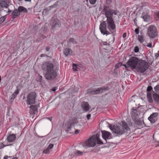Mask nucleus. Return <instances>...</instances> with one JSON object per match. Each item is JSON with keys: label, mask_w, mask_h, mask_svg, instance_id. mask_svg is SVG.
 Wrapping results in <instances>:
<instances>
[{"label": "nucleus", "mask_w": 159, "mask_h": 159, "mask_svg": "<svg viewBox=\"0 0 159 159\" xmlns=\"http://www.w3.org/2000/svg\"><path fill=\"white\" fill-rule=\"evenodd\" d=\"M147 33L149 37L152 39L157 37L158 34L157 28L153 25H151L148 28Z\"/></svg>", "instance_id": "nucleus-6"}, {"label": "nucleus", "mask_w": 159, "mask_h": 159, "mask_svg": "<svg viewBox=\"0 0 159 159\" xmlns=\"http://www.w3.org/2000/svg\"><path fill=\"white\" fill-rule=\"evenodd\" d=\"M99 148L97 146L94 149H93V151L94 152H97L99 151Z\"/></svg>", "instance_id": "nucleus-40"}, {"label": "nucleus", "mask_w": 159, "mask_h": 159, "mask_svg": "<svg viewBox=\"0 0 159 159\" xmlns=\"http://www.w3.org/2000/svg\"><path fill=\"white\" fill-rule=\"evenodd\" d=\"M77 66L81 68H82L83 67V66L81 64L78 65Z\"/></svg>", "instance_id": "nucleus-62"}, {"label": "nucleus", "mask_w": 159, "mask_h": 159, "mask_svg": "<svg viewBox=\"0 0 159 159\" xmlns=\"http://www.w3.org/2000/svg\"><path fill=\"white\" fill-rule=\"evenodd\" d=\"M103 45H107V43L106 42H104L103 43Z\"/></svg>", "instance_id": "nucleus-64"}, {"label": "nucleus", "mask_w": 159, "mask_h": 159, "mask_svg": "<svg viewBox=\"0 0 159 159\" xmlns=\"http://www.w3.org/2000/svg\"><path fill=\"white\" fill-rule=\"evenodd\" d=\"M139 48L138 46H136L134 48V52H135L137 53L139 51Z\"/></svg>", "instance_id": "nucleus-42"}, {"label": "nucleus", "mask_w": 159, "mask_h": 159, "mask_svg": "<svg viewBox=\"0 0 159 159\" xmlns=\"http://www.w3.org/2000/svg\"><path fill=\"white\" fill-rule=\"evenodd\" d=\"M46 55L44 54H42L40 55V57H46Z\"/></svg>", "instance_id": "nucleus-60"}, {"label": "nucleus", "mask_w": 159, "mask_h": 159, "mask_svg": "<svg viewBox=\"0 0 159 159\" xmlns=\"http://www.w3.org/2000/svg\"><path fill=\"white\" fill-rule=\"evenodd\" d=\"M54 65L49 62H45L43 64V69L46 70L44 76L47 80H52L57 76V72L54 70Z\"/></svg>", "instance_id": "nucleus-2"}, {"label": "nucleus", "mask_w": 159, "mask_h": 159, "mask_svg": "<svg viewBox=\"0 0 159 159\" xmlns=\"http://www.w3.org/2000/svg\"><path fill=\"white\" fill-rule=\"evenodd\" d=\"M39 107V105H30V116L31 114H37L38 112V108Z\"/></svg>", "instance_id": "nucleus-13"}, {"label": "nucleus", "mask_w": 159, "mask_h": 159, "mask_svg": "<svg viewBox=\"0 0 159 159\" xmlns=\"http://www.w3.org/2000/svg\"><path fill=\"white\" fill-rule=\"evenodd\" d=\"M101 133L102 134V137L106 141V142H107V139H110L111 138H110V136L111 135L110 132L105 130H102Z\"/></svg>", "instance_id": "nucleus-11"}, {"label": "nucleus", "mask_w": 159, "mask_h": 159, "mask_svg": "<svg viewBox=\"0 0 159 159\" xmlns=\"http://www.w3.org/2000/svg\"><path fill=\"white\" fill-rule=\"evenodd\" d=\"M69 41L72 43H75V44L77 43V42L75 41V39L73 38H71L69 39Z\"/></svg>", "instance_id": "nucleus-39"}, {"label": "nucleus", "mask_w": 159, "mask_h": 159, "mask_svg": "<svg viewBox=\"0 0 159 159\" xmlns=\"http://www.w3.org/2000/svg\"><path fill=\"white\" fill-rule=\"evenodd\" d=\"M89 1L91 4H94L95 3L96 0H89Z\"/></svg>", "instance_id": "nucleus-45"}, {"label": "nucleus", "mask_w": 159, "mask_h": 159, "mask_svg": "<svg viewBox=\"0 0 159 159\" xmlns=\"http://www.w3.org/2000/svg\"><path fill=\"white\" fill-rule=\"evenodd\" d=\"M64 54L66 56H67L71 55L72 53L71 50L69 48H67L64 49Z\"/></svg>", "instance_id": "nucleus-19"}, {"label": "nucleus", "mask_w": 159, "mask_h": 159, "mask_svg": "<svg viewBox=\"0 0 159 159\" xmlns=\"http://www.w3.org/2000/svg\"><path fill=\"white\" fill-rule=\"evenodd\" d=\"M147 98L149 102L151 103L153 102V100L152 98V94L150 92H148L147 93Z\"/></svg>", "instance_id": "nucleus-25"}, {"label": "nucleus", "mask_w": 159, "mask_h": 159, "mask_svg": "<svg viewBox=\"0 0 159 159\" xmlns=\"http://www.w3.org/2000/svg\"><path fill=\"white\" fill-rule=\"evenodd\" d=\"M0 5L2 7L7 8L8 7L9 5L5 0H0Z\"/></svg>", "instance_id": "nucleus-20"}, {"label": "nucleus", "mask_w": 159, "mask_h": 159, "mask_svg": "<svg viewBox=\"0 0 159 159\" xmlns=\"http://www.w3.org/2000/svg\"><path fill=\"white\" fill-rule=\"evenodd\" d=\"M50 152L49 149L47 148L44 150L43 152V153L45 154H48Z\"/></svg>", "instance_id": "nucleus-37"}, {"label": "nucleus", "mask_w": 159, "mask_h": 159, "mask_svg": "<svg viewBox=\"0 0 159 159\" xmlns=\"http://www.w3.org/2000/svg\"><path fill=\"white\" fill-rule=\"evenodd\" d=\"M152 96L155 102L159 103V95L157 94L154 93L153 94Z\"/></svg>", "instance_id": "nucleus-24"}, {"label": "nucleus", "mask_w": 159, "mask_h": 159, "mask_svg": "<svg viewBox=\"0 0 159 159\" xmlns=\"http://www.w3.org/2000/svg\"><path fill=\"white\" fill-rule=\"evenodd\" d=\"M77 123L78 120L77 118L75 117L73 118L69 121L68 124H67V130H69V129H70L72 126H74Z\"/></svg>", "instance_id": "nucleus-10"}, {"label": "nucleus", "mask_w": 159, "mask_h": 159, "mask_svg": "<svg viewBox=\"0 0 159 159\" xmlns=\"http://www.w3.org/2000/svg\"><path fill=\"white\" fill-rule=\"evenodd\" d=\"M146 46L148 47H149V48H151L152 47V43H148Z\"/></svg>", "instance_id": "nucleus-52"}, {"label": "nucleus", "mask_w": 159, "mask_h": 159, "mask_svg": "<svg viewBox=\"0 0 159 159\" xmlns=\"http://www.w3.org/2000/svg\"><path fill=\"white\" fill-rule=\"evenodd\" d=\"M58 3V1H57L53 5L49 7L48 8L44 9L43 10V13L44 12L46 13L47 12H48L51 9L54 7H56L57 6V4Z\"/></svg>", "instance_id": "nucleus-16"}, {"label": "nucleus", "mask_w": 159, "mask_h": 159, "mask_svg": "<svg viewBox=\"0 0 159 159\" xmlns=\"http://www.w3.org/2000/svg\"><path fill=\"white\" fill-rule=\"evenodd\" d=\"M51 20L52 21V30H54L57 28H58L59 27L60 25H61L59 21L54 17H53L52 18Z\"/></svg>", "instance_id": "nucleus-8"}, {"label": "nucleus", "mask_w": 159, "mask_h": 159, "mask_svg": "<svg viewBox=\"0 0 159 159\" xmlns=\"http://www.w3.org/2000/svg\"><path fill=\"white\" fill-rule=\"evenodd\" d=\"M39 36L43 38V39H44L45 38H46V37L44 36L43 34H40L39 35Z\"/></svg>", "instance_id": "nucleus-56"}, {"label": "nucleus", "mask_w": 159, "mask_h": 159, "mask_svg": "<svg viewBox=\"0 0 159 159\" xmlns=\"http://www.w3.org/2000/svg\"><path fill=\"white\" fill-rule=\"evenodd\" d=\"M135 32L137 34H138L139 33V28H137L135 29Z\"/></svg>", "instance_id": "nucleus-46"}, {"label": "nucleus", "mask_w": 159, "mask_h": 159, "mask_svg": "<svg viewBox=\"0 0 159 159\" xmlns=\"http://www.w3.org/2000/svg\"><path fill=\"white\" fill-rule=\"evenodd\" d=\"M81 107L84 112L88 111L91 108L88 102H84L81 104Z\"/></svg>", "instance_id": "nucleus-14"}, {"label": "nucleus", "mask_w": 159, "mask_h": 159, "mask_svg": "<svg viewBox=\"0 0 159 159\" xmlns=\"http://www.w3.org/2000/svg\"><path fill=\"white\" fill-rule=\"evenodd\" d=\"M96 145V140L95 136H92L87 140L83 146L86 148L93 147Z\"/></svg>", "instance_id": "nucleus-7"}, {"label": "nucleus", "mask_w": 159, "mask_h": 159, "mask_svg": "<svg viewBox=\"0 0 159 159\" xmlns=\"http://www.w3.org/2000/svg\"><path fill=\"white\" fill-rule=\"evenodd\" d=\"M137 18H135L134 20V24L136 26H137Z\"/></svg>", "instance_id": "nucleus-49"}, {"label": "nucleus", "mask_w": 159, "mask_h": 159, "mask_svg": "<svg viewBox=\"0 0 159 159\" xmlns=\"http://www.w3.org/2000/svg\"><path fill=\"white\" fill-rule=\"evenodd\" d=\"M158 115V113L157 112L153 113L148 117V120L151 123H153L155 122L156 118Z\"/></svg>", "instance_id": "nucleus-15"}, {"label": "nucleus", "mask_w": 159, "mask_h": 159, "mask_svg": "<svg viewBox=\"0 0 159 159\" xmlns=\"http://www.w3.org/2000/svg\"><path fill=\"white\" fill-rule=\"evenodd\" d=\"M19 93V90L18 89H17L14 93L12 94L11 96L14 97L15 98L17 96V95Z\"/></svg>", "instance_id": "nucleus-35"}, {"label": "nucleus", "mask_w": 159, "mask_h": 159, "mask_svg": "<svg viewBox=\"0 0 159 159\" xmlns=\"http://www.w3.org/2000/svg\"><path fill=\"white\" fill-rule=\"evenodd\" d=\"M138 119H134V120L135 124L138 125H141L142 124V120L140 119L137 120Z\"/></svg>", "instance_id": "nucleus-29"}, {"label": "nucleus", "mask_w": 159, "mask_h": 159, "mask_svg": "<svg viewBox=\"0 0 159 159\" xmlns=\"http://www.w3.org/2000/svg\"><path fill=\"white\" fill-rule=\"evenodd\" d=\"M154 89L155 91L157 92L159 89V85H157L154 87Z\"/></svg>", "instance_id": "nucleus-43"}, {"label": "nucleus", "mask_w": 159, "mask_h": 159, "mask_svg": "<svg viewBox=\"0 0 159 159\" xmlns=\"http://www.w3.org/2000/svg\"><path fill=\"white\" fill-rule=\"evenodd\" d=\"M45 50H46V51L48 52V51H50V48L49 47H47L45 48Z\"/></svg>", "instance_id": "nucleus-54"}, {"label": "nucleus", "mask_w": 159, "mask_h": 159, "mask_svg": "<svg viewBox=\"0 0 159 159\" xmlns=\"http://www.w3.org/2000/svg\"><path fill=\"white\" fill-rule=\"evenodd\" d=\"M72 66L73 69L75 71H76L77 70V65L76 64L73 63V64Z\"/></svg>", "instance_id": "nucleus-36"}, {"label": "nucleus", "mask_w": 159, "mask_h": 159, "mask_svg": "<svg viewBox=\"0 0 159 159\" xmlns=\"http://www.w3.org/2000/svg\"><path fill=\"white\" fill-rule=\"evenodd\" d=\"M127 125H128V126L129 127H131L132 126V123L131 121H128V123L127 124Z\"/></svg>", "instance_id": "nucleus-48"}, {"label": "nucleus", "mask_w": 159, "mask_h": 159, "mask_svg": "<svg viewBox=\"0 0 159 159\" xmlns=\"http://www.w3.org/2000/svg\"><path fill=\"white\" fill-rule=\"evenodd\" d=\"M36 98V93L34 92L30 93V104H34L35 102Z\"/></svg>", "instance_id": "nucleus-17"}, {"label": "nucleus", "mask_w": 159, "mask_h": 159, "mask_svg": "<svg viewBox=\"0 0 159 159\" xmlns=\"http://www.w3.org/2000/svg\"><path fill=\"white\" fill-rule=\"evenodd\" d=\"M20 13L18 12V11L17 9H15L12 12L11 15L12 16V18L14 19L17 17L19 16Z\"/></svg>", "instance_id": "nucleus-21"}, {"label": "nucleus", "mask_w": 159, "mask_h": 159, "mask_svg": "<svg viewBox=\"0 0 159 159\" xmlns=\"http://www.w3.org/2000/svg\"><path fill=\"white\" fill-rule=\"evenodd\" d=\"M16 138V136L14 134H11L7 138L8 141L12 142Z\"/></svg>", "instance_id": "nucleus-18"}, {"label": "nucleus", "mask_w": 159, "mask_h": 159, "mask_svg": "<svg viewBox=\"0 0 159 159\" xmlns=\"http://www.w3.org/2000/svg\"><path fill=\"white\" fill-rule=\"evenodd\" d=\"M102 14L107 18V22L103 21L99 25V29L103 35L111 33L114 36L116 34V25L113 18V15H117L119 11L111 8L109 7L104 6L102 11Z\"/></svg>", "instance_id": "nucleus-1"}, {"label": "nucleus", "mask_w": 159, "mask_h": 159, "mask_svg": "<svg viewBox=\"0 0 159 159\" xmlns=\"http://www.w3.org/2000/svg\"><path fill=\"white\" fill-rule=\"evenodd\" d=\"M17 10L19 13L21 12H23L24 13H26L27 12V9L25 7L22 6H19Z\"/></svg>", "instance_id": "nucleus-23"}, {"label": "nucleus", "mask_w": 159, "mask_h": 159, "mask_svg": "<svg viewBox=\"0 0 159 159\" xmlns=\"http://www.w3.org/2000/svg\"><path fill=\"white\" fill-rule=\"evenodd\" d=\"M141 17H142L145 21L148 22L149 20L150 16L147 14H144V13L143 14Z\"/></svg>", "instance_id": "nucleus-22"}, {"label": "nucleus", "mask_w": 159, "mask_h": 159, "mask_svg": "<svg viewBox=\"0 0 159 159\" xmlns=\"http://www.w3.org/2000/svg\"><path fill=\"white\" fill-rule=\"evenodd\" d=\"M7 18V15H5L1 17L0 18V23H3L6 19Z\"/></svg>", "instance_id": "nucleus-34"}, {"label": "nucleus", "mask_w": 159, "mask_h": 159, "mask_svg": "<svg viewBox=\"0 0 159 159\" xmlns=\"http://www.w3.org/2000/svg\"><path fill=\"white\" fill-rule=\"evenodd\" d=\"M149 68L148 62L145 60L140 59L136 68L137 71L140 73L145 72Z\"/></svg>", "instance_id": "nucleus-4"}, {"label": "nucleus", "mask_w": 159, "mask_h": 159, "mask_svg": "<svg viewBox=\"0 0 159 159\" xmlns=\"http://www.w3.org/2000/svg\"><path fill=\"white\" fill-rule=\"evenodd\" d=\"M155 56L156 57V58L157 59V57H159V51L155 54Z\"/></svg>", "instance_id": "nucleus-50"}, {"label": "nucleus", "mask_w": 159, "mask_h": 159, "mask_svg": "<svg viewBox=\"0 0 159 159\" xmlns=\"http://www.w3.org/2000/svg\"><path fill=\"white\" fill-rule=\"evenodd\" d=\"M102 90V93L104 91L107 90H108L109 89V88L108 86H105L104 87H101Z\"/></svg>", "instance_id": "nucleus-33"}, {"label": "nucleus", "mask_w": 159, "mask_h": 159, "mask_svg": "<svg viewBox=\"0 0 159 159\" xmlns=\"http://www.w3.org/2000/svg\"><path fill=\"white\" fill-rule=\"evenodd\" d=\"M53 144L50 143L48 145V147H47L49 149H52L53 147Z\"/></svg>", "instance_id": "nucleus-44"}, {"label": "nucleus", "mask_w": 159, "mask_h": 159, "mask_svg": "<svg viewBox=\"0 0 159 159\" xmlns=\"http://www.w3.org/2000/svg\"><path fill=\"white\" fill-rule=\"evenodd\" d=\"M121 64H122L120 62V63H119L118 64H117L116 65H115V69H117V68H119V67L120 66H121Z\"/></svg>", "instance_id": "nucleus-41"}, {"label": "nucleus", "mask_w": 159, "mask_h": 159, "mask_svg": "<svg viewBox=\"0 0 159 159\" xmlns=\"http://www.w3.org/2000/svg\"><path fill=\"white\" fill-rule=\"evenodd\" d=\"M10 157V156H5L4 157V159H7V158L8 157Z\"/></svg>", "instance_id": "nucleus-61"}, {"label": "nucleus", "mask_w": 159, "mask_h": 159, "mask_svg": "<svg viewBox=\"0 0 159 159\" xmlns=\"http://www.w3.org/2000/svg\"><path fill=\"white\" fill-rule=\"evenodd\" d=\"M15 98L12 96H10V102H12L13 101V100L15 99Z\"/></svg>", "instance_id": "nucleus-47"}, {"label": "nucleus", "mask_w": 159, "mask_h": 159, "mask_svg": "<svg viewBox=\"0 0 159 159\" xmlns=\"http://www.w3.org/2000/svg\"><path fill=\"white\" fill-rule=\"evenodd\" d=\"M23 99L25 101L28 105H30V92L29 90L27 92H25L23 96Z\"/></svg>", "instance_id": "nucleus-12"}, {"label": "nucleus", "mask_w": 159, "mask_h": 159, "mask_svg": "<svg viewBox=\"0 0 159 159\" xmlns=\"http://www.w3.org/2000/svg\"><path fill=\"white\" fill-rule=\"evenodd\" d=\"M95 89H89L87 90V93L89 94H95Z\"/></svg>", "instance_id": "nucleus-26"}, {"label": "nucleus", "mask_w": 159, "mask_h": 159, "mask_svg": "<svg viewBox=\"0 0 159 159\" xmlns=\"http://www.w3.org/2000/svg\"><path fill=\"white\" fill-rule=\"evenodd\" d=\"M123 66H124L126 69L128 68H129V66L127 64H123Z\"/></svg>", "instance_id": "nucleus-55"}, {"label": "nucleus", "mask_w": 159, "mask_h": 159, "mask_svg": "<svg viewBox=\"0 0 159 159\" xmlns=\"http://www.w3.org/2000/svg\"><path fill=\"white\" fill-rule=\"evenodd\" d=\"M138 39L141 43H143L144 41L143 36L142 35H138Z\"/></svg>", "instance_id": "nucleus-31"}, {"label": "nucleus", "mask_w": 159, "mask_h": 159, "mask_svg": "<svg viewBox=\"0 0 159 159\" xmlns=\"http://www.w3.org/2000/svg\"><path fill=\"white\" fill-rule=\"evenodd\" d=\"M80 130L78 129H76L75 131V133L76 134H78Z\"/></svg>", "instance_id": "nucleus-58"}, {"label": "nucleus", "mask_w": 159, "mask_h": 159, "mask_svg": "<svg viewBox=\"0 0 159 159\" xmlns=\"http://www.w3.org/2000/svg\"><path fill=\"white\" fill-rule=\"evenodd\" d=\"M126 37V33H124L123 34V38H125Z\"/></svg>", "instance_id": "nucleus-57"}, {"label": "nucleus", "mask_w": 159, "mask_h": 159, "mask_svg": "<svg viewBox=\"0 0 159 159\" xmlns=\"http://www.w3.org/2000/svg\"><path fill=\"white\" fill-rule=\"evenodd\" d=\"M96 94H100L102 93V91L101 87L98 88L97 89H95Z\"/></svg>", "instance_id": "nucleus-32"}, {"label": "nucleus", "mask_w": 159, "mask_h": 159, "mask_svg": "<svg viewBox=\"0 0 159 159\" xmlns=\"http://www.w3.org/2000/svg\"><path fill=\"white\" fill-rule=\"evenodd\" d=\"M121 123V124H119L117 125H114L113 128L112 127H110V129L118 135H122L124 133L129 135L130 133V128L124 120L122 121Z\"/></svg>", "instance_id": "nucleus-3"}, {"label": "nucleus", "mask_w": 159, "mask_h": 159, "mask_svg": "<svg viewBox=\"0 0 159 159\" xmlns=\"http://www.w3.org/2000/svg\"><path fill=\"white\" fill-rule=\"evenodd\" d=\"M95 138L96 140V142L97 141V143L98 144H103V142L100 140L99 138V136L96 135L95 136Z\"/></svg>", "instance_id": "nucleus-28"}, {"label": "nucleus", "mask_w": 159, "mask_h": 159, "mask_svg": "<svg viewBox=\"0 0 159 159\" xmlns=\"http://www.w3.org/2000/svg\"><path fill=\"white\" fill-rule=\"evenodd\" d=\"M138 107L136 109H134V107L132 108V110L131 112V117L133 119H138V116L140 114V111L138 110Z\"/></svg>", "instance_id": "nucleus-9"}, {"label": "nucleus", "mask_w": 159, "mask_h": 159, "mask_svg": "<svg viewBox=\"0 0 159 159\" xmlns=\"http://www.w3.org/2000/svg\"><path fill=\"white\" fill-rule=\"evenodd\" d=\"M157 16L158 18V19H159V12H158L156 15Z\"/></svg>", "instance_id": "nucleus-63"}, {"label": "nucleus", "mask_w": 159, "mask_h": 159, "mask_svg": "<svg viewBox=\"0 0 159 159\" xmlns=\"http://www.w3.org/2000/svg\"><path fill=\"white\" fill-rule=\"evenodd\" d=\"M86 116H87V119L88 120H89L90 119V117L91 116V114H88V115H87Z\"/></svg>", "instance_id": "nucleus-51"}, {"label": "nucleus", "mask_w": 159, "mask_h": 159, "mask_svg": "<svg viewBox=\"0 0 159 159\" xmlns=\"http://www.w3.org/2000/svg\"><path fill=\"white\" fill-rule=\"evenodd\" d=\"M83 152L78 150H75L74 153L75 155H77L78 156H82L83 155Z\"/></svg>", "instance_id": "nucleus-30"}, {"label": "nucleus", "mask_w": 159, "mask_h": 159, "mask_svg": "<svg viewBox=\"0 0 159 159\" xmlns=\"http://www.w3.org/2000/svg\"><path fill=\"white\" fill-rule=\"evenodd\" d=\"M152 89V88L151 86H148L147 88V91L148 92H149L150 91H151Z\"/></svg>", "instance_id": "nucleus-38"}, {"label": "nucleus", "mask_w": 159, "mask_h": 159, "mask_svg": "<svg viewBox=\"0 0 159 159\" xmlns=\"http://www.w3.org/2000/svg\"><path fill=\"white\" fill-rule=\"evenodd\" d=\"M111 2V0H107L106 3L107 4H110Z\"/></svg>", "instance_id": "nucleus-53"}, {"label": "nucleus", "mask_w": 159, "mask_h": 159, "mask_svg": "<svg viewBox=\"0 0 159 159\" xmlns=\"http://www.w3.org/2000/svg\"><path fill=\"white\" fill-rule=\"evenodd\" d=\"M153 138L157 143H159V133L157 134L155 133L153 135Z\"/></svg>", "instance_id": "nucleus-27"}, {"label": "nucleus", "mask_w": 159, "mask_h": 159, "mask_svg": "<svg viewBox=\"0 0 159 159\" xmlns=\"http://www.w3.org/2000/svg\"><path fill=\"white\" fill-rule=\"evenodd\" d=\"M57 89V87H55L53 88L52 89V90L54 92Z\"/></svg>", "instance_id": "nucleus-59"}, {"label": "nucleus", "mask_w": 159, "mask_h": 159, "mask_svg": "<svg viewBox=\"0 0 159 159\" xmlns=\"http://www.w3.org/2000/svg\"><path fill=\"white\" fill-rule=\"evenodd\" d=\"M140 59L135 57H132L128 61L127 64L131 70L136 69Z\"/></svg>", "instance_id": "nucleus-5"}]
</instances>
